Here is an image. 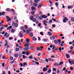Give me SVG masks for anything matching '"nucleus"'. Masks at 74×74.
<instances>
[{"label":"nucleus","instance_id":"34","mask_svg":"<svg viewBox=\"0 0 74 74\" xmlns=\"http://www.w3.org/2000/svg\"><path fill=\"white\" fill-rule=\"evenodd\" d=\"M26 41L27 42H29V41H30V39H29V38L27 39Z\"/></svg>","mask_w":74,"mask_h":74},{"label":"nucleus","instance_id":"62","mask_svg":"<svg viewBox=\"0 0 74 74\" xmlns=\"http://www.w3.org/2000/svg\"><path fill=\"white\" fill-rule=\"evenodd\" d=\"M22 54H19V57H21L22 56Z\"/></svg>","mask_w":74,"mask_h":74},{"label":"nucleus","instance_id":"16","mask_svg":"<svg viewBox=\"0 0 74 74\" xmlns=\"http://www.w3.org/2000/svg\"><path fill=\"white\" fill-rule=\"evenodd\" d=\"M19 34L20 37H21V38H22V37H23V34H22L21 33H20Z\"/></svg>","mask_w":74,"mask_h":74},{"label":"nucleus","instance_id":"11","mask_svg":"<svg viewBox=\"0 0 74 74\" xmlns=\"http://www.w3.org/2000/svg\"><path fill=\"white\" fill-rule=\"evenodd\" d=\"M42 17L43 18H46L47 17V16H45V15H42Z\"/></svg>","mask_w":74,"mask_h":74},{"label":"nucleus","instance_id":"48","mask_svg":"<svg viewBox=\"0 0 74 74\" xmlns=\"http://www.w3.org/2000/svg\"><path fill=\"white\" fill-rule=\"evenodd\" d=\"M51 38H52V39H55V36H52L51 37Z\"/></svg>","mask_w":74,"mask_h":74},{"label":"nucleus","instance_id":"47","mask_svg":"<svg viewBox=\"0 0 74 74\" xmlns=\"http://www.w3.org/2000/svg\"><path fill=\"white\" fill-rule=\"evenodd\" d=\"M52 27H55L56 26L55 25V24H53L52 25Z\"/></svg>","mask_w":74,"mask_h":74},{"label":"nucleus","instance_id":"26","mask_svg":"<svg viewBox=\"0 0 74 74\" xmlns=\"http://www.w3.org/2000/svg\"><path fill=\"white\" fill-rule=\"evenodd\" d=\"M37 51H41L40 48L38 47H37Z\"/></svg>","mask_w":74,"mask_h":74},{"label":"nucleus","instance_id":"1","mask_svg":"<svg viewBox=\"0 0 74 74\" xmlns=\"http://www.w3.org/2000/svg\"><path fill=\"white\" fill-rule=\"evenodd\" d=\"M68 62L71 65L74 64V60H72L71 59H68Z\"/></svg>","mask_w":74,"mask_h":74},{"label":"nucleus","instance_id":"52","mask_svg":"<svg viewBox=\"0 0 74 74\" xmlns=\"http://www.w3.org/2000/svg\"><path fill=\"white\" fill-rule=\"evenodd\" d=\"M8 45V43H5V44H4V46L5 47H6V46H7Z\"/></svg>","mask_w":74,"mask_h":74},{"label":"nucleus","instance_id":"50","mask_svg":"<svg viewBox=\"0 0 74 74\" xmlns=\"http://www.w3.org/2000/svg\"><path fill=\"white\" fill-rule=\"evenodd\" d=\"M36 64H37L38 65H39V63L38 62H35Z\"/></svg>","mask_w":74,"mask_h":74},{"label":"nucleus","instance_id":"33","mask_svg":"<svg viewBox=\"0 0 74 74\" xmlns=\"http://www.w3.org/2000/svg\"><path fill=\"white\" fill-rule=\"evenodd\" d=\"M14 56L15 58H17V57H18V55L16 54H15L14 55Z\"/></svg>","mask_w":74,"mask_h":74},{"label":"nucleus","instance_id":"35","mask_svg":"<svg viewBox=\"0 0 74 74\" xmlns=\"http://www.w3.org/2000/svg\"><path fill=\"white\" fill-rule=\"evenodd\" d=\"M58 42L60 43L59 44H60V42H61V40L60 39H58Z\"/></svg>","mask_w":74,"mask_h":74},{"label":"nucleus","instance_id":"61","mask_svg":"<svg viewBox=\"0 0 74 74\" xmlns=\"http://www.w3.org/2000/svg\"><path fill=\"white\" fill-rule=\"evenodd\" d=\"M10 59L11 60H13V57H11L10 58Z\"/></svg>","mask_w":74,"mask_h":74},{"label":"nucleus","instance_id":"41","mask_svg":"<svg viewBox=\"0 0 74 74\" xmlns=\"http://www.w3.org/2000/svg\"><path fill=\"white\" fill-rule=\"evenodd\" d=\"M13 39V38L12 37H10L9 38V39L10 40H12Z\"/></svg>","mask_w":74,"mask_h":74},{"label":"nucleus","instance_id":"40","mask_svg":"<svg viewBox=\"0 0 74 74\" xmlns=\"http://www.w3.org/2000/svg\"><path fill=\"white\" fill-rule=\"evenodd\" d=\"M40 34L42 36H43V35L44 34V33L42 32H40Z\"/></svg>","mask_w":74,"mask_h":74},{"label":"nucleus","instance_id":"7","mask_svg":"<svg viewBox=\"0 0 74 74\" xmlns=\"http://www.w3.org/2000/svg\"><path fill=\"white\" fill-rule=\"evenodd\" d=\"M29 47H25L23 49V50H24V51H28V50H29Z\"/></svg>","mask_w":74,"mask_h":74},{"label":"nucleus","instance_id":"25","mask_svg":"<svg viewBox=\"0 0 74 74\" xmlns=\"http://www.w3.org/2000/svg\"><path fill=\"white\" fill-rule=\"evenodd\" d=\"M70 69L71 70H73V68L72 66H71L70 67Z\"/></svg>","mask_w":74,"mask_h":74},{"label":"nucleus","instance_id":"54","mask_svg":"<svg viewBox=\"0 0 74 74\" xmlns=\"http://www.w3.org/2000/svg\"><path fill=\"white\" fill-rule=\"evenodd\" d=\"M11 32L14 33V29H12L11 30Z\"/></svg>","mask_w":74,"mask_h":74},{"label":"nucleus","instance_id":"36","mask_svg":"<svg viewBox=\"0 0 74 74\" xmlns=\"http://www.w3.org/2000/svg\"><path fill=\"white\" fill-rule=\"evenodd\" d=\"M22 53L23 55H25V54H26V51H23L22 52Z\"/></svg>","mask_w":74,"mask_h":74},{"label":"nucleus","instance_id":"45","mask_svg":"<svg viewBox=\"0 0 74 74\" xmlns=\"http://www.w3.org/2000/svg\"><path fill=\"white\" fill-rule=\"evenodd\" d=\"M34 59L35 60H36V61H37L38 62V59H36L35 57H34Z\"/></svg>","mask_w":74,"mask_h":74},{"label":"nucleus","instance_id":"53","mask_svg":"<svg viewBox=\"0 0 74 74\" xmlns=\"http://www.w3.org/2000/svg\"><path fill=\"white\" fill-rule=\"evenodd\" d=\"M5 13V12H3L2 13V15H4V14Z\"/></svg>","mask_w":74,"mask_h":74},{"label":"nucleus","instance_id":"32","mask_svg":"<svg viewBox=\"0 0 74 74\" xmlns=\"http://www.w3.org/2000/svg\"><path fill=\"white\" fill-rule=\"evenodd\" d=\"M37 3H34V6H35V7H36L37 6V4H36Z\"/></svg>","mask_w":74,"mask_h":74},{"label":"nucleus","instance_id":"20","mask_svg":"<svg viewBox=\"0 0 74 74\" xmlns=\"http://www.w3.org/2000/svg\"><path fill=\"white\" fill-rule=\"evenodd\" d=\"M33 39L34 41H36L37 40V38H36L35 37H33Z\"/></svg>","mask_w":74,"mask_h":74},{"label":"nucleus","instance_id":"44","mask_svg":"<svg viewBox=\"0 0 74 74\" xmlns=\"http://www.w3.org/2000/svg\"><path fill=\"white\" fill-rule=\"evenodd\" d=\"M34 18V17L33 16H31L30 18V20H32Z\"/></svg>","mask_w":74,"mask_h":74},{"label":"nucleus","instance_id":"2","mask_svg":"<svg viewBox=\"0 0 74 74\" xmlns=\"http://www.w3.org/2000/svg\"><path fill=\"white\" fill-rule=\"evenodd\" d=\"M12 26H15V27H17L18 26V25L17 23H15V22L13 21L12 23Z\"/></svg>","mask_w":74,"mask_h":74},{"label":"nucleus","instance_id":"43","mask_svg":"<svg viewBox=\"0 0 74 74\" xmlns=\"http://www.w3.org/2000/svg\"><path fill=\"white\" fill-rule=\"evenodd\" d=\"M36 19L35 18H34L33 20V22H36Z\"/></svg>","mask_w":74,"mask_h":74},{"label":"nucleus","instance_id":"42","mask_svg":"<svg viewBox=\"0 0 74 74\" xmlns=\"http://www.w3.org/2000/svg\"><path fill=\"white\" fill-rule=\"evenodd\" d=\"M34 13H35V12L34 11H32L31 12V14L32 15H33V14H34Z\"/></svg>","mask_w":74,"mask_h":74},{"label":"nucleus","instance_id":"58","mask_svg":"<svg viewBox=\"0 0 74 74\" xmlns=\"http://www.w3.org/2000/svg\"><path fill=\"white\" fill-rule=\"evenodd\" d=\"M39 14L40 15H42V13L40 11L39 12Z\"/></svg>","mask_w":74,"mask_h":74},{"label":"nucleus","instance_id":"57","mask_svg":"<svg viewBox=\"0 0 74 74\" xmlns=\"http://www.w3.org/2000/svg\"><path fill=\"white\" fill-rule=\"evenodd\" d=\"M63 22H66V21L63 18Z\"/></svg>","mask_w":74,"mask_h":74},{"label":"nucleus","instance_id":"22","mask_svg":"<svg viewBox=\"0 0 74 74\" xmlns=\"http://www.w3.org/2000/svg\"><path fill=\"white\" fill-rule=\"evenodd\" d=\"M71 21H72V22H74V18L73 17H72L71 19Z\"/></svg>","mask_w":74,"mask_h":74},{"label":"nucleus","instance_id":"17","mask_svg":"<svg viewBox=\"0 0 74 74\" xmlns=\"http://www.w3.org/2000/svg\"><path fill=\"white\" fill-rule=\"evenodd\" d=\"M40 0H35L34 1V2L35 3H38V1H40Z\"/></svg>","mask_w":74,"mask_h":74},{"label":"nucleus","instance_id":"8","mask_svg":"<svg viewBox=\"0 0 74 74\" xmlns=\"http://www.w3.org/2000/svg\"><path fill=\"white\" fill-rule=\"evenodd\" d=\"M52 49H53V50H54V51H56L57 50L56 49V47L55 46V45H53Z\"/></svg>","mask_w":74,"mask_h":74},{"label":"nucleus","instance_id":"12","mask_svg":"<svg viewBox=\"0 0 74 74\" xmlns=\"http://www.w3.org/2000/svg\"><path fill=\"white\" fill-rule=\"evenodd\" d=\"M44 48V47L42 46H41L40 47V51H41L42 50V49H43Z\"/></svg>","mask_w":74,"mask_h":74},{"label":"nucleus","instance_id":"56","mask_svg":"<svg viewBox=\"0 0 74 74\" xmlns=\"http://www.w3.org/2000/svg\"><path fill=\"white\" fill-rule=\"evenodd\" d=\"M60 73V71H59V69H58L57 70V73Z\"/></svg>","mask_w":74,"mask_h":74},{"label":"nucleus","instance_id":"55","mask_svg":"<svg viewBox=\"0 0 74 74\" xmlns=\"http://www.w3.org/2000/svg\"><path fill=\"white\" fill-rule=\"evenodd\" d=\"M6 10L8 12L10 11V9H9V8L7 9H6Z\"/></svg>","mask_w":74,"mask_h":74},{"label":"nucleus","instance_id":"51","mask_svg":"<svg viewBox=\"0 0 74 74\" xmlns=\"http://www.w3.org/2000/svg\"><path fill=\"white\" fill-rule=\"evenodd\" d=\"M51 58H55V56L52 55L51 56Z\"/></svg>","mask_w":74,"mask_h":74},{"label":"nucleus","instance_id":"59","mask_svg":"<svg viewBox=\"0 0 74 74\" xmlns=\"http://www.w3.org/2000/svg\"><path fill=\"white\" fill-rule=\"evenodd\" d=\"M0 29H1V30H2L3 29H4V27H1Z\"/></svg>","mask_w":74,"mask_h":74},{"label":"nucleus","instance_id":"31","mask_svg":"<svg viewBox=\"0 0 74 74\" xmlns=\"http://www.w3.org/2000/svg\"><path fill=\"white\" fill-rule=\"evenodd\" d=\"M52 22V20H50L49 21V23H51Z\"/></svg>","mask_w":74,"mask_h":74},{"label":"nucleus","instance_id":"63","mask_svg":"<svg viewBox=\"0 0 74 74\" xmlns=\"http://www.w3.org/2000/svg\"><path fill=\"white\" fill-rule=\"evenodd\" d=\"M43 41L45 42L47 41V39H43Z\"/></svg>","mask_w":74,"mask_h":74},{"label":"nucleus","instance_id":"5","mask_svg":"<svg viewBox=\"0 0 74 74\" xmlns=\"http://www.w3.org/2000/svg\"><path fill=\"white\" fill-rule=\"evenodd\" d=\"M4 36V37H5L6 38H8V37H9V34H7V32H5Z\"/></svg>","mask_w":74,"mask_h":74},{"label":"nucleus","instance_id":"18","mask_svg":"<svg viewBox=\"0 0 74 74\" xmlns=\"http://www.w3.org/2000/svg\"><path fill=\"white\" fill-rule=\"evenodd\" d=\"M25 29H26V30H27V29H28V27H27V25H25Z\"/></svg>","mask_w":74,"mask_h":74},{"label":"nucleus","instance_id":"23","mask_svg":"<svg viewBox=\"0 0 74 74\" xmlns=\"http://www.w3.org/2000/svg\"><path fill=\"white\" fill-rule=\"evenodd\" d=\"M28 58H29V59H33V56H30L28 57Z\"/></svg>","mask_w":74,"mask_h":74},{"label":"nucleus","instance_id":"24","mask_svg":"<svg viewBox=\"0 0 74 74\" xmlns=\"http://www.w3.org/2000/svg\"><path fill=\"white\" fill-rule=\"evenodd\" d=\"M48 34L49 36H52V33H51V32H48Z\"/></svg>","mask_w":74,"mask_h":74},{"label":"nucleus","instance_id":"28","mask_svg":"<svg viewBox=\"0 0 74 74\" xmlns=\"http://www.w3.org/2000/svg\"><path fill=\"white\" fill-rule=\"evenodd\" d=\"M19 48H16V51H19Z\"/></svg>","mask_w":74,"mask_h":74},{"label":"nucleus","instance_id":"14","mask_svg":"<svg viewBox=\"0 0 74 74\" xmlns=\"http://www.w3.org/2000/svg\"><path fill=\"white\" fill-rule=\"evenodd\" d=\"M54 42L56 44H57L58 43V41L56 40H54Z\"/></svg>","mask_w":74,"mask_h":74},{"label":"nucleus","instance_id":"9","mask_svg":"<svg viewBox=\"0 0 74 74\" xmlns=\"http://www.w3.org/2000/svg\"><path fill=\"white\" fill-rule=\"evenodd\" d=\"M47 70H48V69L45 67L43 69V71H46Z\"/></svg>","mask_w":74,"mask_h":74},{"label":"nucleus","instance_id":"27","mask_svg":"<svg viewBox=\"0 0 74 74\" xmlns=\"http://www.w3.org/2000/svg\"><path fill=\"white\" fill-rule=\"evenodd\" d=\"M63 64V62H60V63H59V66H61Z\"/></svg>","mask_w":74,"mask_h":74},{"label":"nucleus","instance_id":"30","mask_svg":"<svg viewBox=\"0 0 74 74\" xmlns=\"http://www.w3.org/2000/svg\"><path fill=\"white\" fill-rule=\"evenodd\" d=\"M51 72V69H49L48 71V72L49 73Z\"/></svg>","mask_w":74,"mask_h":74},{"label":"nucleus","instance_id":"49","mask_svg":"<svg viewBox=\"0 0 74 74\" xmlns=\"http://www.w3.org/2000/svg\"><path fill=\"white\" fill-rule=\"evenodd\" d=\"M45 60L47 62H48L49 61L48 60V59L46 58L45 59Z\"/></svg>","mask_w":74,"mask_h":74},{"label":"nucleus","instance_id":"46","mask_svg":"<svg viewBox=\"0 0 74 74\" xmlns=\"http://www.w3.org/2000/svg\"><path fill=\"white\" fill-rule=\"evenodd\" d=\"M53 71H56V69L55 68H53Z\"/></svg>","mask_w":74,"mask_h":74},{"label":"nucleus","instance_id":"39","mask_svg":"<svg viewBox=\"0 0 74 74\" xmlns=\"http://www.w3.org/2000/svg\"><path fill=\"white\" fill-rule=\"evenodd\" d=\"M11 20V18H10L9 19H8L7 20V21L8 22H9V21H10Z\"/></svg>","mask_w":74,"mask_h":74},{"label":"nucleus","instance_id":"13","mask_svg":"<svg viewBox=\"0 0 74 74\" xmlns=\"http://www.w3.org/2000/svg\"><path fill=\"white\" fill-rule=\"evenodd\" d=\"M73 5H72V6H69L68 7V8L69 9H70L71 8H73Z\"/></svg>","mask_w":74,"mask_h":74},{"label":"nucleus","instance_id":"19","mask_svg":"<svg viewBox=\"0 0 74 74\" xmlns=\"http://www.w3.org/2000/svg\"><path fill=\"white\" fill-rule=\"evenodd\" d=\"M42 5V3H41L38 6V7H41Z\"/></svg>","mask_w":74,"mask_h":74},{"label":"nucleus","instance_id":"4","mask_svg":"<svg viewBox=\"0 0 74 74\" xmlns=\"http://www.w3.org/2000/svg\"><path fill=\"white\" fill-rule=\"evenodd\" d=\"M29 45L30 43H29V42H25V44L24 45V47H29Z\"/></svg>","mask_w":74,"mask_h":74},{"label":"nucleus","instance_id":"60","mask_svg":"<svg viewBox=\"0 0 74 74\" xmlns=\"http://www.w3.org/2000/svg\"><path fill=\"white\" fill-rule=\"evenodd\" d=\"M48 59L49 61H52V59H51L50 58H48Z\"/></svg>","mask_w":74,"mask_h":74},{"label":"nucleus","instance_id":"6","mask_svg":"<svg viewBox=\"0 0 74 74\" xmlns=\"http://www.w3.org/2000/svg\"><path fill=\"white\" fill-rule=\"evenodd\" d=\"M32 31H33V29L31 28H29V30H27V33L29 34L30 33V32Z\"/></svg>","mask_w":74,"mask_h":74},{"label":"nucleus","instance_id":"10","mask_svg":"<svg viewBox=\"0 0 74 74\" xmlns=\"http://www.w3.org/2000/svg\"><path fill=\"white\" fill-rule=\"evenodd\" d=\"M31 9L32 11H34V10H35L36 8L34 6H32L31 7Z\"/></svg>","mask_w":74,"mask_h":74},{"label":"nucleus","instance_id":"15","mask_svg":"<svg viewBox=\"0 0 74 74\" xmlns=\"http://www.w3.org/2000/svg\"><path fill=\"white\" fill-rule=\"evenodd\" d=\"M35 17L36 19H38V18H39V16L37 14H36L35 15Z\"/></svg>","mask_w":74,"mask_h":74},{"label":"nucleus","instance_id":"38","mask_svg":"<svg viewBox=\"0 0 74 74\" xmlns=\"http://www.w3.org/2000/svg\"><path fill=\"white\" fill-rule=\"evenodd\" d=\"M49 2L50 3V4H53V3L52 2V1H51L50 0H49Z\"/></svg>","mask_w":74,"mask_h":74},{"label":"nucleus","instance_id":"29","mask_svg":"<svg viewBox=\"0 0 74 74\" xmlns=\"http://www.w3.org/2000/svg\"><path fill=\"white\" fill-rule=\"evenodd\" d=\"M29 35L31 37H33V33H31L29 34Z\"/></svg>","mask_w":74,"mask_h":74},{"label":"nucleus","instance_id":"64","mask_svg":"<svg viewBox=\"0 0 74 74\" xmlns=\"http://www.w3.org/2000/svg\"><path fill=\"white\" fill-rule=\"evenodd\" d=\"M8 74H11V72L10 71H8Z\"/></svg>","mask_w":74,"mask_h":74},{"label":"nucleus","instance_id":"37","mask_svg":"<svg viewBox=\"0 0 74 74\" xmlns=\"http://www.w3.org/2000/svg\"><path fill=\"white\" fill-rule=\"evenodd\" d=\"M58 2H56V6L57 7H58Z\"/></svg>","mask_w":74,"mask_h":74},{"label":"nucleus","instance_id":"21","mask_svg":"<svg viewBox=\"0 0 74 74\" xmlns=\"http://www.w3.org/2000/svg\"><path fill=\"white\" fill-rule=\"evenodd\" d=\"M66 56L67 58H70V55L68 54H66Z\"/></svg>","mask_w":74,"mask_h":74},{"label":"nucleus","instance_id":"3","mask_svg":"<svg viewBox=\"0 0 74 74\" xmlns=\"http://www.w3.org/2000/svg\"><path fill=\"white\" fill-rule=\"evenodd\" d=\"M42 22L45 26H47V24L46 23L48 22L47 21H46L45 20H44V21H42Z\"/></svg>","mask_w":74,"mask_h":74}]
</instances>
